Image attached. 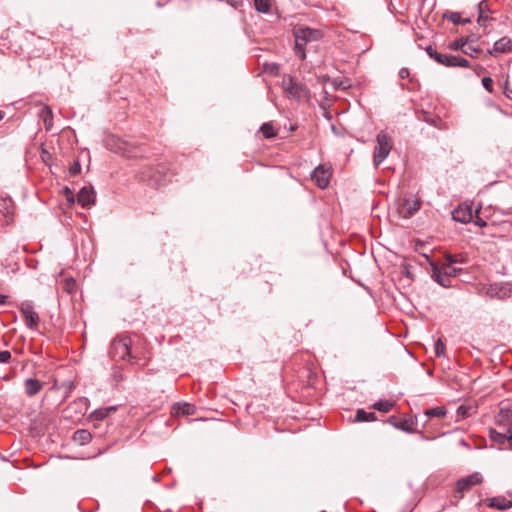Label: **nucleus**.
I'll return each mask as SVG.
<instances>
[{
	"mask_svg": "<svg viewBox=\"0 0 512 512\" xmlns=\"http://www.w3.org/2000/svg\"><path fill=\"white\" fill-rule=\"evenodd\" d=\"M392 150L391 138L383 131L376 136V145L373 151V165L378 167L390 154Z\"/></svg>",
	"mask_w": 512,
	"mask_h": 512,
	"instance_id": "nucleus-1",
	"label": "nucleus"
},
{
	"mask_svg": "<svg viewBox=\"0 0 512 512\" xmlns=\"http://www.w3.org/2000/svg\"><path fill=\"white\" fill-rule=\"evenodd\" d=\"M423 256L431 267V278L433 281L444 288L452 287V281L448 279L444 269L440 267L429 255L423 254Z\"/></svg>",
	"mask_w": 512,
	"mask_h": 512,
	"instance_id": "nucleus-2",
	"label": "nucleus"
},
{
	"mask_svg": "<svg viewBox=\"0 0 512 512\" xmlns=\"http://www.w3.org/2000/svg\"><path fill=\"white\" fill-rule=\"evenodd\" d=\"M283 87L289 97L298 101L309 94L308 89L304 85L296 83L291 76L283 80Z\"/></svg>",
	"mask_w": 512,
	"mask_h": 512,
	"instance_id": "nucleus-3",
	"label": "nucleus"
},
{
	"mask_svg": "<svg viewBox=\"0 0 512 512\" xmlns=\"http://www.w3.org/2000/svg\"><path fill=\"white\" fill-rule=\"evenodd\" d=\"M482 481L483 477L479 472L472 473L457 481L455 492L462 496L463 493L469 491L473 486L481 484Z\"/></svg>",
	"mask_w": 512,
	"mask_h": 512,
	"instance_id": "nucleus-4",
	"label": "nucleus"
},
{
	"mask_svg": "<svg viewBox=\"0 0 512 512\" xmlns=\"http://www.w3.org/2000/svg\"><path fill=\"white\" fill-rule=\"evenodd\" d=\"M20 311L24 316L25 324L30 328H37L39 323V316L34 311V305L32 301L26 300L21 303Z\"/></svg>",
	"mask_w": 512,
	"mask_h": 512,
	"instance_id": "nucleus-5",
	"label": "nucleus"
},
{
	"mask_svg": "<svg viewBox=\"0 0 512 512\" xmlns=\"http://www.w3.org/2000/svg\"><path fill=\"white\" fill-rule=\"evenodd\" d=\"M323 33L319 29H314L310 27H300L294 32V37L299 39L298 41H304L306 44L308 42H313L321 39Z\"/></svg>",
	"mask_w": 512,
	"mask_h": 512,
	"instance_id": "nucleus-6",
	"label": "nucleus"
},
{
	"mask_svg": "<svg viewBox=\"0 0 512 512\" xmlns=\"http://www.w3.org/2000/svg\"><path fill=\"white\" fill-rule=\"evenodd\" d=\"M477 10V23L484 28L485 32H487L488 22L494 20V18L489 16V14L494 13V11L490 8L489 2L487 0H481L477 5Z\"/></svg>",
	"mask_w": 512,
	"mask_h": 512,
	"instance_id": "nucleus-7",
	"label": "nucleus"
},
{
	"mask_svg": "<svg viewBox=\"0 0 512 512\" xmlns=\"http://www.w3.org/2000/svg\"><path fill=\"white\" fill-rule=\"evenodd\" d=\"M331 172L324 165H318L311 173V179L315 181L317 186L321 189L328 187L330 182Z\"/></svg>",
	"mask_w": 512,
	"mask_h": 512,
	"instance_id": "nucleus-8",
	"label": "nucleus"
},
{
	"mask_svg": "<svg viewBox=\"0 0 512 512\" xmlns=\"http://www.w3.org/2000/svg\"><path fill=\"white\" fill-rule=\"evenodd\" d=\"M452 219L461 224H468L473 220V210L470 205L460 204L452 211Z\"/></svg>",
	"mask_w": 512,
	"mask_h": 512,
	"instance_id": "nucleus-9",
	"label": "nucleus"
},
{
	"mask_svg": "<svg viewBox=\"0 0 512 512\" xmlns=\"http://www.w3.org/2000/svg\"><path fill=\"white\" fill-rule=\"evenodd\" d=\"M488 54L497 57L499 54L512 52V38L502 37L495 41L493 48L489 49Z\"/></svg>",
	"mask_w": 512,
	"mask_h": 512,
	"instance_id": "nucleus-10",
	"label": "nucleus"
},
{
	"mask_svg": "<svg viewBox=\"0 0 512 512\" xmlns=\"http://www.w3.org/2000/svg\"><path fill=\"white\" fill-rule=\"evenodd\" d=\"M113 352H131L132 340L127 335H118L111 342Z\"/></svg>",
	"mask_w": 512,
	"mask_h": 512,
	"instance_id": "nucleus-11",
	"label": "nucleus"
},
{
	"mask_svg": "<svg viewBox=\"0 0 512 512\" xmlns=\"http://www.w3.org/2000/svg\"><path fill=\"white\" fill-rule=\"evenodd\" d=\"M442 65L446 67H462L468 68L470 66V62L461 56H456L452 54H444Z\"/></svg>",
	"mask_w": 512,
	"mask_h": 512,
	"instance_id": "nucleus-12",
	"label": "nucleus"
},
{
	"mask_svg": "<svg viewBox=\"0 0 512 512\" xmlns=\"http://www.w3.org/2000/svg\"><path fill=\"white\" fill-rule=\"evenodd\" d=\"M77 201L83 208L95 203V192L93 188L82 187L77 194Z\"/></svg>",
	"mask_w": 512,
	"mask_h": 512,
	"instance_id": "nucleus-13",
	"label": "nucleus"
},
{
	"mask_svg": "<svg viewBox=\"0 0 512 512\" xmlns=\"http://www.w3.org/2000/svg\"><path fill=\"white\" fill-rule=\"evenodd\" d=\"M196 413V406L187 402H178L172 406L171 414L174 416L179 415H194Z\"/></svg>",
	"mask_w": 512,
	"mask_h": 512,
	"instance_id": "nucleus-14",
	"label": "nucleus"
},
{
	"mask_svg": "<svg viewBox=\"0 0 512 512\" xmlns=\"http://www.w3.org/2000/svg\"><path fill=\"white\" fill-rule=\"evenodd\" d=\"M421 202L417 199L415 200H404L402 206H401V214L404 218H410L412 217L419 209H420Z\"/></svg>",
	"mask_w": 512,
	"mask_h": 512,
	"instance_id": "nucleus-15",
	"label": "nucleus"
},
{
	"mask_svg": "<svg viewBox=\"0 0 512 512\" xmlns=\"http://www.w3.org/2000/svg\"><path fill=\"white\" fill-rule=\"evenodd\" d=\"M488 506L498 510H508L512 507V501L503 496L488 499Z\"/></svg>",
	"mask_w": 512,
	"mask_h": 512,
	"instance_id": "nucleus-16",
	"label": "nucleus"
},
{
	"mask_svg": "<svg viewBox=\"0 0 512 512\" xmlns=\"http://www.w3.org/2000/svg\"><path fill=\"white\" fill-rule=\"evenodd\" d=\"M0 203H1L0 214H2L4 217L3 224L7 225L13 220V215H14L11 200L2 199V201Z\"/></svg>",
	"mask_w": 512,
	"mask_h": 512,
	"instance_id": "nucleus-17",
	"label": "nucleus"
},
{
	"mask_svg": "<svg viewBox=\"0 0 512 512\" xmlns=\"http://www.w3.org/2000/svg\"><path fill=\"white\" fill-rule=\"evenodd\" d=\"M116 411H117V406H109V407L96 409L95 411H93L90 414L89 418L93 421H102L105 418H107L111 413H114Z\"/></svg>",
	"mask_w": 512,
	"mask_h": 512,
	"instance_id": "nucleus-18",
	"label": "nucleus"
},
{
	"mask_svg": "<svg viewBox=\"0 0 512 512\" xmlns=\"http://www.w3.org/2000/svg\"><path fill=\"white\" fill-rule=\"evenodd\" d=\"M497 423L507 429L512 428V409L501 408L497 416Z\"/></svg>",
	"mask_w": 512,
	"mask_h": 512,
	"instance_id": "nucleus-19",
	"label": "nucleus"
},
{
	"mask_svg": "<svg viewBox=\"0 0 512 512\" xmlns=\"http://www.w3.org/2000/svg\"><path fill=\"white\" fill-rule=\"evenodd\" d=\"M491 439L499 444H503L505 441H508L512 444V428H508L506 432H497L495 430L490 431Z\"/></svg>",
	"mask_w": 512,
	"mask_h": 512,
	"instance_id": "nucleus-20",
	"label": "nucleus"
},
{
	"mask_svg": "<svg viewBox=\"0 0 512 512\" xmlns=\"http://www.w3.org/2000/svg\"><path fill=\"white\" fill-rule=\"evenodd\" d=\"M42 383L33 378H29L25 381V392L28 396H34L42 389Z\"/></svg>",
	"mask_w": 512,
	"mask_h": 512,
	"instance_id": "nucleus-21",
	"label": "nucleus"
},
{
	"mask_svg": "<svg viewBox=\"0 0 512 512\" xmlns=\"http://www.w3.org/2000/svg\"><path fill=\"white\" fill-rule=\"evenodd\" d=\"M443 17L455 25H466L471 23L470 18H462L458 12H446L444 13Z\"/></svg>",
	"mask_w": 512,
	"mask_h": 512,
	"instance_id": "nucleus-22",
	"label": "nucleus"
},
{
	"mask_svg": "<svg viewBox=\"0 0 512 512\" xmlns=\"http://www.w3.org/2000/svg\"><path fill=\"white\" fill-rule=\"evenodd\" d=\"M390 422L393 424V426L399 430H402V431H405V432H408V433H412L414 431V425H415V422L413 419H402L401 421L399 422H392L390 420Z\"/></svg>",
	"mask_w": 512,
	"mask_h": 512,
	"instance_id": "nucleus-23",
	"label": "nucleus"
},
{
	"mask_svg": "<svg viewBox=\"0 0 512 512\" xmlns=\"http://www.w3.org/2000/svg\"><path fill=\"white\" fill-rule=\"evenodd\" d=\"M73 439L80 445H85L91 441L92 435L88 430L80 429L74 433Z\"/></svg>",
	"mask_w": 512,
	"mask_h": 512,
	"instance_id": "nucleus-24",
	"label": "nucleus"
},
{
	"mask_svg": "<svg viewBox=\"0 0 512 512\" xmlns=\"http://www.w3.org/2000/svg\"><path fill=\"white\" fill-rule=\"evenodd\" d=\"M39 116L43 120V122L46 126V129L49 130L50 126L52 125V120H53L52 109L47 105L43 106V108L39 112Z\"/></svg>",
	"mask_w": 512,
	"mask_h": 512,
	"instance_id": "nucleus-25",
	"label": "nucleus"
},
{
	"mask_svg": "<svg viewBox=\"0 0 512 512\" xmlns=\"http://www.w3.org/2000/svg\"><path fill=\"white\" fill-rule=\"evenodd\" d=\"M376 420V415L373 412H366L363 409H358L355 415L357 422H371Z\"/></svg>",
	"mask_w": 512,
	"mask_h": 512,
	"instance_id": "nucleus-26",
	"label": "nucleus"
},
{
	"mask_svg": "<svg viewBox=\"0 0 512 512\" xmlns=\"http://www.w3.org/2000/svg\"><path fill=\"white\" fill-rule=\"evenodd\" d=\"M257 12L267 14L271 8V0H253Z\"/></svg>",
	"mask_w": 512,
	"mask_h": 512,
	"instance_id": "nucleus-27",
	"label": "nucleus"
},
{
	"mask_svg": "<svg viewBox=\"0 0 512 512\" xmlns=\"http://www.w3.org/2000/svg\"><path fill=\"white\" fill-rule=\"evenodd\" d=\"M394 405H395V402H393V401L380 400V401L374 403L372 407H373V409H375L377 411L387 413L393 408Z\"/></svg>",
	"mask_w": 512,
	"mask_h": 512,
	"instance_id": "nucleus-28",
	"label": "nucleus"
},
{
	"mask_svg": "<svg viewBox=\"0 0 512 512\" xmlns=\"http://www.w3.org/2000/svg\"><path fill=\"white\" fill-rule=\"evenodd\" d=\"M444 259L446 261V263H448L449 265H455V264H466L467 263V257H464V256H457V255H453V254H450V253H446L444 255Z\"/></svg>",
	"mask_w": 512,
	"mask_h": 512,
	"instance_id": "nucleus-29",
	"label": "nucleus"
},
{
	"mask_svg": "<svg viewBox=\"0 0 512 512\" xmlns=\"http://www.w3.org/2000/svg\"><path fill=\"white\" fill-rule=\"evenodd\" d=\"M260 131L265 139H270L276 136V131L274 130L271 123H263L260 127Z\"/></svg>",
	"mask_w": 512,
	"mask_h": 512,
	"instance_id": "nucleus-30",
	"label": "nucleus"
},
{
	"mask_svg": "<svg viewBox=\"0 0 512 512\" xmlns=\"http://www.w3.org/2000/svg\"><path fill=\"white\" fill-rule=\"evenodd\" d=\"M298 40L299 39L295 38L294 53L301 60H305L306 59V52H305L306 43L304 41H298Z\"/></svg>",
	"mask_w": 512,
	"mask_h": 512,
	"instance_id": "nucleus-31",
	"label": "nucleus"
},
{
	"mask_svg": "<svg viewBox=\"0 0 512 512\" xmlns=\"http://www.w3.org/2000/svg\"><path fill=\"white\" fill-rule=\"evenodd\" d=\"M444 271L446 272V275L449 280L452 281V278L456 277L462 272V269L459 267H453V265H449L448 263H445V265L442 266Z\"/></svg>",
	"mask_w": 512,
	"mask_h": 512,
	"instance_id": "nucleus-32",
	"label": "nucleus"
},
{
	"mask_svg": "<svg viewBox=\"0 0 512 512\" xmlns=\"http://www.w3.org/2000/svg\"><path fill=\"white\" fill-rule=\"evenodd\" d=\"M481 210V205L478 206V208L473 212V222L476 226L480 228H484L487 226V222L479 216Z\"/></svg>",
	"mask_w": 512,
	"mask_h": 512,
	"instance_id": "nucleus-33",
	"label": "nucleus"
},
{
	"mask_svg": "<svg viewBox=\"0 0 512 512\" xmlns=\"http://www.w3.org/2000/svg\"><path fill=\"white\" fill-rule=\"evenodd\" d=\"M427 417H443L446 415V410L443 407H436L425 411Z\"/></svg>",
	"mask_w": 512,
	"mask_h": 512,
	"instance_id": "nucleus-34",
	"label": "nucleus"
},
{
	"mask_svg": "<svg viewBox=\"0 0 512 512\" xmlns=\"http://www.w3.org/2000/svg\"><path fill=\"white\" fill-rule=\"evenodd\" d=\"M466 41L464 37H459L455 39L454 41L450 42L448 45V48L451 50H462L463 47L466 45Z\"/></svg>",
	"mask_w": 512,
	"mask_h": 512,
	"instance_id": "nucleus-35",
	"label": "nucleus"
},
{
	"mask_svg": "<svg viewBox=\"0 0 512 512\" xmlns=\"http://www.w3.org/2000/svg\"><path fill=\"white\" fill-rule=\"evenodd\" d=\"M482 85L484 87V89L488 92H492L493 91V79L489 76H485L482 78Z\"/></svg>",
	"mask_w": 512,
	"mask_h": 512,
	"instance_id": "nucleus-36",
	"label": "nucleus"
},
{
	"mask_svg": "<svg viewBox=\"0 0 512 512\" xmlns=\"http://www.w3.org/2000/svg\"><path fill=\"white\" fill-rule=\"evenodd\" d=\"M81 171V165H80V162L78 160L74 161L70 167V175L71 176H76L77 174H79Z\"/></svg>",
	"mask_w": 512,
	"mask_h": 512,
	"instance_id": "nucleus-37",
	"label": "nucleus"
},
{
	"mask_svg": "<svg viewBox=\"0 0 512 512\" xmlns=\"http://www.w3.org/2000/svg\"><path fill=\"white\" fill-rule=\"evenodd\" d=\"M480 51L481 50L479 48L473 46H468L466 49H462V52L469 55L470 57H475L478 53H480Z\"/></svg>",
	"mask_w": 512,
	"mask_h": 512,
	"instance_id": "nucleus-38",
	"label": "nucleus"
},
{
	"mask_svg": "<svg viewBox=\"0 0 512 512\" xmlns=\"http://www.w3.org/2000/svg\"><path fill=\"white\" fill-rule=\"evenodd\" d=\"M74 405H78L86 411L89 406V400L85 397H81L77 401L74 402Z\"/></svg>",
	"mask_w": 512,
	"mask_h": 512,
	"instance_id": "nucleus-39",
	"label": "nucleus"
},
{
	"mask_svg": "<svg viewBox=\"0 0 512 512\" xmlns=\"http://www.w3.org/2000/svg\"><path fill=\"white\" fill-rule=\"evenodd\" d=\"M136 355L137 354L128 353V354H124L121 358H122L123 362L133 364L137 358Z\"/></svg>",
	"mask_w": 512,
	"mask_h": 512,
	"instance_id": "nucleus-40",
	"label": "nucleus"
},
{
	"mask_svg": "<svg viewBox=\"0 0 512 512\" xmlns=\"http://www.w3.org/2000/svg\"><path fill=\"white\" fill-rule=\"evenodd\" d=\"M434 352H445V344L441 341V339H438L435 342Z\"/></svg>",
	"mask_w": 512,
	"mask_h": 512,
	"instance_id": "nucleus-41",
	"label": "nucleus"
},
{
	"mask_svg": "<svg viewBox=\"0 0 512 512\" xmlns=\"http://www.w3.org/2000/svg\"><path fill=\"white\" fill-rule=\"evenodd\" d=\"M464 38H465L466 43L468 44V43H473V42L478 41L480 36L475 33H471Z\"/></svg>",
	"mask_w": 512,
	"mask_h": 512,
	"instance_id": "nucleus-42",
	"label": "nucleus"
},
{
	"mask_svg": "<svg viewBox=\"0 0 512 512\" xmlns=\"http://www.w3.org/2000/svg\"><path fill=\"white\" fill-rule=\"evenodd\" d=\"M443 56H444L443 53H439V52L436 51V52L433 53L431 59L435 60L437 63L442 65Z\"/></svg>",
	"mask_w": 512,
	"mask_h": 512,
	"instance_id": "nucleus-43",
	"label": "nucleus"
},
{
	"mask_svg": "<svg viewBox=\"0 0 512 512\" xmlns=\"http://www.w3.org/2000/svg\"><path fill=\"white\" fill-rule=\"evenodd\" d=\"M504 94L512 100V87L509 85L508 81L505 82L504 86Z\"/></svg>",
	"mask_w": 512,
	"mask_h": 512,
	"instance_id": "nucleus-44",
	"label": "nucleus"
},
{
	"mask_svg": "<svg viewBox=\"0 0 512 512\" xmlns=\"http://www.w3.org/2000/svg\"><path fill=\"white\" fill-rule=\"evenodd\" d=\"M409 76H410V71H409V69H408V68L403 67V68H401V69H400V71H399V77H400L401 79H406V78H408Z\"/></svg>",
	"mask_w": 512,
	"mask_h": 512,
	"instance_id": "nucleus-45",
	"label": "nucleus"
},
{
	"mask_svg": "<svg viewBox=\"0 0 512 512\" xmlns=\"http://www.w3.org/2000/svg\"><path fill=\"white\" fill-rule=\"evenodd\" d=\"M279 70H280L279 64H277V63L270 64V71L275 73V75H277L279 73Z\"/></svg>",
	"mask_w": 512,
	"mask_h": 512,
	"instance_id": "nucleus-46",
	"label": "nucleus"
},
{
	"mask_svg": "<svg viewBox=\"0 0 512 512\" xmlns=\"http://www.w3.org/2000/svg\"><path fill=\"white\" fill-rule=\"evenodd\" d=\"M425 51L426 53L428 54V56L431 58L433 53L436 52L437 50L432 46V45H428L426 48H425Z\"/></svg>",
	"mask_w": 512,
	"mask_h": 512,
	"instance_id": "nucleus-47",
	"label": "nucleus"
},
{
	"mask_svg": "<svg viewBox=\"0 0 512 512\" xmlns=\"http://www.w3.org/2000/svg\"><path fill=\"white\" fill-rule=\"evenodd\" d=\"M11 354H0V363H7L10 360Z\"/></svg>",
	"mask_w": 512,
	"mask_h": 512,
	"instance_id": "nucleus-48",
	"label": "nucleus"
},
{
	"mask_svg": "<svg viewBox=\"0 0 512 512\" xmlns=\"http://www.w3.org/2000/svg\"><path fill=\"white\" fill-rule=\"evenodd\" d=\"M6 299H7V296H6V295H4V294H0V305L5 304Z\"/></svg>",
	"mask_w": 512,
	"mask_h": 512,
	"instance_id": "nucleus-49",
	"label": "nucleus"
},
{
	"mask_svg": "<svg viewBox=\"0 0 512 512\" xmlns=\"http://www.w3.org/2000/svg\"><path fill=\"white\" fill-rule=\"evenodd\" d=\"M67 201L72 204L75 202L73 193L67 196Z\"/></svg>",
	"mask_w": 512,
	"mask_h": 512,
	"instance_id": "nucleus-50",
	"label": "nucleus"
},
{
	"mask_svg": "<svg viewBox=\"0 0 512 512\" xmlns=\"http://www.w3.org/2000/svg\"><path fill=\"white\" fill-rule=\"evenodd\" d=\"M330 128H331V131H332L335 135H338V134H339L338 129H337V127H336L334 124H332Z\"/></svg>",
	"mask_w": 512,
	"mask_h": 512,
	"instance_id": "nucleus-51",
	"label": "nucleus"
},
{
	"mask_svg": "<svg viewBox=\"0 0 512 512\" xmlns=\"http://www.w3.org/2000/svg\"><path fill=\"white\" fill-rule=\"evenodd\" d=\"M63 192H64L67 196H68V195H70V194H72V191H71V190H70V188H69V187H67V186H66V187H64Z\"/></svg>",
	"mask_w": 512,
	"mask_h": 512,
	"instance_id": "nucleus-52",
	"label": "nucleus"
},
{
	"mask_svg": "<svg viewBox=\"0 0 512 512\" xmlns=\"http://www.w3.org/2000/svg\"><path fill=\"white\" fill-rule=\"evenodd\" d=\"M333 85H334V87H335V88H337V87H339V86H340V83L338 82V80H337V79H334V81H333Z\"/></svg>",
	"mask_w": 512,
	"mask_h": 512,
	"instance_id": "nucleus-53",
	"label": "nucleus"
},
{
	"mask_svg": "<svg viewBox=\"0 0 512 512\" xmlns=\"http://www.w3.org/2000/svg\"><path fill=\"white\" fill-rule=\"evenodd\" d=\"M4 116H5V113L2 110H0V121L4 118Z\"/></svg>",
	"mask_w": 512,
	"mask_h": 512,
	"instance_id": "nucleus-54",
	"label": "nucleus"
},
{
	"mask_svg": "<svg viewBox=\"0 0 512 512\" xmlns=\"http://www.w3.org/2000/svg\"><path fill=\"white\" fill-rule=\"evenodd\" d=\"M403 349H404L405 353L410 352L406 347H403Z\"/></svg>",
	"mask_w": 512,
	"mask_h": 512,
	"instance_id": "nucleus-55",
	"label": "nucleus"
},
{
	"mask_svg": "<svg viewBox=\"0 0 512 512\" xmlns=\"http://www.w3.org/2000/svg\"><path fill=\"white\" fill-rule=\"evenodd\" d=\"M113 375H114V377H118V375H117V371H116V370L114 371V374H113Z\"/></svg>",
	"mask_w": 512,
	"mask_h": 512,
	"instance_id": "nucleus-56",
	"label": "nucleus"
},
{
	"mask_svg": "<svg viewBox=\"0 0 512 512\" xmlns=\"http://www.w3.org/2000/svg\"><path fill=\"white\" fill-rule=\"evenodd\" d=\"M503 352L508 353V352H512V350H504Z\"/></svg>",
	"mask_w": 512,
	"mask_h": 512,
	"instance_id": "nucleus-57",
	"label": "nucleus"
}]
</instances>
